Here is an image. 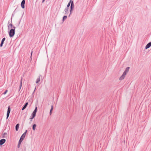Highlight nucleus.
<instances>
[{
    "mask_svg": "<svg viewBox=\"0 0 151 151\" xmlns=\"http://www.w3.org/2000/svg\"><path fill=\"white\" fill-rule=\"evenodd\" d=\"M6 139H3L0 140V145H2L4 144L6 142Z\"/></svg>",
    "mask_w": 151,
    "mask_h": 151,
    "instance_id": "1a4fd4ad",
    "label": "nucleus"
},
{
    "mask_svg": "<svg viewBox=\"0 0 151 151\" xmlns=\"http://www.w3.org/2000/svg\"><path fill=\"white\" fill-rule=\"evenodd\" d=\"M15 28L14 29H11L9 32V35L10 37H13L15 33Z\"/></svg>",
    "mask_w": 151,
    "mask_h": 151,
    "instance_id": "39448f33",
    "label": "nucleus"
},
{
    "mask_svg": "<svg viewBox=\"0 0 151 151\" xmlns=\"http://www.w3.org/2000/svg\"><path fill=\"white\" fill-rule=\"evenodd\" d=\"M37 111V107L36 106L35 108V110L32 113L31 117L30 118V121H32V119L35 116L36 113Z\"/></svg>",
    "mask_w": 151,
    "mask_h": 151,
    "instance_id": "20e7f679",
    "label": "nucleus"
},
{
    "mask_svg": "<svg viewBox=\"0 0 151 151\" xmlns=\"http://www.w3.org/2000/svg\"><path fill=\"white\" fill-rule=\"evenodd\" d=\"M36 126L37 125L35 124H34L32 125V128L33 130L35 131V130Z\"/></svg>",
    "mask_w": 151,
    "mask_h": 151,
    "instance_id": "f3484780",
    "label": "nucleus"
},
{
    "mask_svg": "<svg viewBox=\"0 0 151 151\" xmlns=\"http://www.w3.org/2000/svg\"><path fill=\"white\" fill-rule=\"evenodd\" d=\"M151 46V42L148 43L145 46V49H147Z\"/></svg>",
    "mask_w": 151,
    "mask_h": 151,
    "instance_id": "9b49d317",
    "label": "nucleus"
},
{
    "mask_svg": "<svg viewBox=\"0 0 151 151\" xmlns=\"http://www.w3.org/2000/svg\"><path fill=\"white\" fill-rule=\"evenodd\" d=\"M33 50V49L32 50V51L31 52V56H30V59H31V60L32 59V53H33V50Z\"/></svg>",
    "mask_w": 151,
    "mask_h": 151,
    "instance_id": "aec40b11",
    "label": "nucleus"
},
{
    "mask_svg": "<svg viewBox=\"0 0 151 151\" xmlns=\"http://www.w3.org/2000/svg\"><path fill=\"white\" fill-rule=\"evenodd\" d=\"M129 68H130V67H127L126 68L125 70L123 72L122 75L120 77L119 79V80H122L124 78L125 75L127 74V73H128Z\"/></svg>",
    "mask_w": 151,
    "mask_h": 151,
    "instance_id": "7ed1b4c3",
    "label": "nucleus"
},
{
    "mask_svg": "<svg viewBox=\"0 0 151 151\" xmlns=\"http://www.w3.org/2000/svg\"><path fill=\"white\" fill-rule=\"evenodd\" d=\"M7 26L8 27V29H9L10 27L11 29H14V27L16 28V27L14 26H13L12 23H10L9 21L8 24H7Z\"/></svg>",
    "mask_w": 151,
    "mask_h": 151,
    "instance_id": "423d86ee",
    "label": "nucleus"
},
{
    "mask_svg": "<svg viewBox=\"0 0 151 151\" xmlns=\"http://www.w3.org/2000/svg\"><path fill=\"white\" fill-rule=\"evenodd\" d=\"M68 8H65L64 9V11L65 12V14H68Z\"/></svg>",
    "mask_w": 151,
    "mask_h": 151,
    "instance_id": "2eb2a0df",
    "label": "nucleus"
},
{
    "mask_svg": "<svg viewBox=\"0 0 151 151\" xmlns=\"http://www.w3.org/2000/svg\"><path fill=\"white\" fill-rule=\"evenodd\" d=\"M6 38L5 37H4L2 39L1 41V42L0 44V47H2L3 46V45L4 43V42Z\"/></svg>",
    "mask_w": 151,
    "mask_h": 151,
    "instance_id": "9d476101",
    "label": "nucleus"
},
{
    "mask_svg": "<svg viewBox=\"0 0 151 151\" xmlns=\"http://www.w3.org/2000/svg\"><path fill=\"white\" fill-rule=\"evenodd\" d=\"M70 14L69 15V17H70V16L71 14L72 13V11L73 10L74 7V2L72 0H70V1L68 3L67 5V7L66 8H68L69 9V7L70 5Z\"/></svg>",
    "mask_w": 151,
    "mask_h": 151,
    "instance_id": "f257e3e1",
    "label": "nucleus"
},
{
    "mask_svg": "<svg viewBox=\"0 0 151 151\" xmlns=\"http://www.w3.org/2000/svg\"><path fill=\"white\" fill-rule=\"evenodd\" d=\"M19 124H17L15 126V129L16 131H17L18 130L19 128Z\"/></svg>",
    "mask_w": 151,
    "mask_h": 151,
    "instance_id": "4468645a",
    "label": "nucleus"
},
{
    "mask_svg": "<svg viewBox=\"0 0 151 151\" xmlns=\"http://www.w3.org/2000/svg\"><path fill=\"white\" fill-rule=\"evenodd\" d=\"M28 102H27L25 103V104L24 105V106L22 108V110H23L25 109L27 107V106L28 105Z\"/></svg>",
    "mask_w": 151,
    "mask_h": 151,
    "instance_id": "f8f14e48",
    "label": "nucleus"
},
{
    "mask_svg": "<svg viewBox=\"0 0 151 151\" xmlns=\"http://www.w3.org/2000/svg\"><path fill=\"white\" fill-rule=\"evenodd\" d=\"M22 78L21 79V80H20V86H19L20 89H21V88L22 86Z\"/></svg>",
    "mask_w": 151,
    "mask_h": 151,
    "instance_id": "6ab92c4d",
    "label": "nucleus"
},
{
    "mask_svg": "<svg viewBox=\"0 0 151 151\" xmlns=\"http://www.w3.org/2000/svg\"><path fill=\"white\" fill-rule=\"evenodd\" d=\"M13 14H12V17L11 18V22L10 23H12V17L13 16Z\"/></svg>",
    "mask_w": 151,
    "mask_h": 151,
    "instance_id": "5701e85b",
    "label": "nucleus"
},
{
    "mask_svg": "<svg viewBox=\"0 0 151 151\" xmlns=\"http://www.w3.org/2000/svg\"><path fill=\"white\" fill-rule=\"evenodd\" d=\"M11 111V107L10 106H9L8 107L7 111L6 114V119H7L9 116V114Z\"/></svg>",
    "mask_w": 151,
    "mask_h": 151,
    "instance_id": "0eeeda50",
    "label": "nucleus"
},
{
    "mask_svg": "<svg viewBox=\"0 0 151 151\" xmlns=\"http://www.w3.org/2000/svg\"><path fill=\"white\" fill-rule=\"evenodd\" d=\"M20 88H19V91H20Z\"/></svg>",
    "mask_w": 151,
    "mask_h": 151,
    "instance_id": "a878e982",
    "label": "nucleus"
},
{
    "mask_svg": "<svg viewBox=\"0 0 151 151\" xmlns=\"http://www.w3.org/2000/svg\"><path fill=\"white\" fill-rule=\"evenodd\" d=\"M8 91L7 90H6L3 93V94H4V95H5V94H6V93H7Z\"/></svg>",
    "mask_w": 151,
    "mask_h": 151,
    "instance_id": "412c9836",
    "label": "nucleus"
},
{
    "mask_svg": "<svg viewBox=\"0 0 151 151\" xmlns=\"http://www.w3.org/2000/svg\"><path fill=\"white\" fill-rule=\"evenodd\" d=\"M20 22H19V23H20Z\"/></svg>",
    "mask_w": 151,
    "mask_h": 151,
    "instance_id": "bb28decb",
    "label": "nucleus"
},
{
    "mask_svg": "<svg viewBox=\"0 0 151 151\" xmlns=\"http://www.w3.org/2000/svg\"><path fill=\"white\" fill-rule=\"evenodd\" d=\"M25 3V0H22L21 2V6L22 8L23 9H24L25 7L24 5Z\"/></svg>",
    "mask_w": 151,
    "mask_h": 151,
    "instance_id": "6e6552de",
    "label": "nucleus"
},
{
    "mask_svg": "<svg viewBox=\"0 0 151 151\" xmlns=\"http://www.w3.org/2000/svg\"><path fill=\"white\" fill-rule=\"evenodd\" d=\"M67 17L66 15L63 16V18L62 21L64 22L67 18Z\"/></svg>",
    "mask_w": 151,
    "mask_h": 151,
    "instance_id": "a211bd4d",
    "label": "nucleus"
},
{
    "mask_svg": "<svg viewBox=\"0 0 151 151\" xmlns=\"http://www.w3.org/2000/svg\"><path fill=\"white\" fill-rule=\"evenodd\" d=\"M27 130H26L25 132L24 133H23V134L21 136V137L20 138V139L19 140V141L18 142V145L17 146H18V148H19V147L20 145L21 142H22V141L23 140V139L25 137V136H26V134L27 132Z\"/></svg>",
    "mask_w": 151,
    "mask_h": 151,
    "instance_id": "f03ea898",
    "label": "nucleus"
},
{
    "mask_svg": "<svg viewBox=\"0 0 151 151\" xmlns=\"http://www.w3.org/2000/svg\"><path fill=\"white\" fill-rule=\"evenodd\" d=\"M53 109V105H52L51 106V108L50 110V115H51L52 114V112Z\"/></svg>",
    "mask_w": 151,
    "mask_h": 151,
    "instance_id": "dca6fc26",
    "label": "nucleus"
},
{
    "mask_svg": "<svg viewBox=\"0 0 151 151\" xmlns=\"http://www.w3.org/2000/svg\"><path fill=\"white\" fill-rule=\"evenodd\" d=\"M45 0H42V3H43L45 1Z\"/></svg>",
    "mask_w": 151,
    "mask_h": 151,
    "instance_id": "393cba45",
    "label": "nucleus"
},
{
    "mask_svg": "<svg viewBox=\"0 0 151 151\" xmlns=\"http://www.w3.org/2000/svg\"><path fill=\"white\" fill-rule=\"evenodd\" d=\"M41 75H40L39 76V77L37 78V80L36 81V83H39V82L40 81V77H41Z\"/></svg>",
    "mask_w": 151,
    "mask_h": 151,
    "instance_id": "ddd939ff",
    "label": "nucleus"
},
{
    "mask_svg": "<svg viewBox=\"0 0 151 151\" xmlns=\"http://www.w3.org/2000/svg\"><path fill=\"white\" fill-rule=\"evenodd\" d=\"M6 134H7L6 133V132H4V133L3 134L2 137H3V138H4V137H5V136H4V135H6Z\"/></svg>",
    "mask_w": 151,
    "mask_h": 151,
    "instance_id": "4be33fe9",
    "label": "nucleus"
},
{
    "mask_svg": "<svg viewBox=\"0 0 151 151\" xmlns=\"http://www.w3.org/2000/svg\"><path fill=\"white\" fill-rule=\"evenodd\" d=\"M36 87H35V90H34V91H33V93H32V95H33V94H34V93H35V89H36Z\"/></svg>",
    "mask_w": 151,
    "mask_h": 151,
    "instance_id": "b1692460",
    "label": "nucleus"
}]
</instances>
